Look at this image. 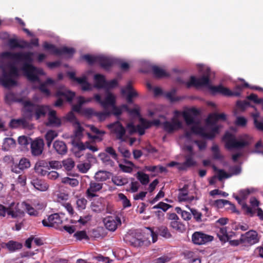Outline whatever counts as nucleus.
<instances>
[{
  "instance_id": "20e7f679",
  "label": "nucleus",
  "mask_w": 263,
  "mask_h": 263,
  "mask_svg": "<svg viewBox=\"0 0 263 263\" xmlns=\"http://www.w3.org/2000/svg\"><path fill=\"white\" fill-rule=\"evenodd\" d=\"M211 70L207 68L204 72V75L200 78H197L194 76L190 78V81L185 83L187 88L195 87L199 88L205 86H208L210 84Z\"/></svg>"
},
{
  "instance_id": "338daca9",
  "label": "nucleus",
  "mask_w": 263,
  "mask_h": 263,
  "mask_svg": "<svg viewBox=\"0 0 263 263\" xmlns=\"http://www.w3.org/2000/svg\"><path fill=\"white\" fill-rule=\"evenodd\" d=\"M18 143L20 145L25 147L29 144V141L27 137L23 136L18 137Z\"/></svg>"
},
{
  "instance_id": "0eeeda50",
  "label": "nucleus",
  "mask_w": 263,
  "mask_h": 263,
  "mask_svg": "<svg viewBox=\"0 0 263 263\" xmlns=\"http://www.w3.org/2000/svg\"><path fill=\"white\" fill-rule=\"evenodd\" d=\"M257 233L255 231L250 230L241 235L242 245L245 246L253 245L259 241Z\"/></svg>"
},
{
  "instance_id": "49530a36",
  "label": "nucleus",
  "mask_w": 263,
  "mask_h": 263,
  "mask_svg": "<svg viewBox=\"0 0 263 263\" xmlns=\"http://www.w3.org/2000/svg\"><path fill=\"white\" fill-rule=\"evenodd\" d=\"M62 182L64 184L70 185L72 187H75L78 185L79 181L76 178H70L65 177L62 179Z\"/></svg>"
},
{
  "instance_id": "393cba45",
  "label": "nucleus",
  "mask_w": 263,
  "mask_h": 263,
  "mask_svg": "<svg viewBox=\"0 0 263 263\" xmlns=\"http://www.w3.org/2000/svg\"><path fill=\"white\" fill-rule=\"evenodd\" d=\"M53 147L57 153L60 155H64L67 152V146L62 141H55L53 143Z\"/></svg>"
},
{
  "instance_id": "864d4df0",
  "label": "nucleus",
  "mask_w": 263,
  "mask_h": 263,
  "mask_svg": "<svg viewBox=\"0 0 263 263\" xmlns=\"http://www.w3.org/2000/svg\"><path fill=\"white\" fill-rule=\"evenodd\" d=\"M172 207V205L163 202H160L157 204L153 207V209H161L163 212H166L168 209Z\"/></svg>"
},
{
  "instance_id": "e433bc0d",
  "label": "nucleus",
  "mask_w": 263,
  "mask_h": 263,
  "mask_svg": "<svg viewBox=\"0 0 263 263\" xmlns=\"http://www.w3.org/2000/svg\"><path fill=\"white\" fill-rule=\"evenodd\" d=\"M136 107L130 109L126 104H122V108L124 110L127 111L130 115H135L136 116H139L140 115V109L138 105H135Z\"/></svg>"
},
{
  "instance_id": "c9c22d12",
  "label": "nucleus",
  "mask_w": 263,
  "mask_h": 263,
  "mask_svg": "<svg viewBox=\"0 0 263 263\" xmlns=\"http://www.w3.org/2000/svg\"><path fill=\"white\" fill-rule=\"evenodd\" d=\"M54 83V81L50 78H48L44 83L40 84L39 89L40 90L46 95L48 96L50 94L49 90L47 88L46 86L47 85H52Z\"/></svg>"
},
{
  "instance_id": "f3484780",
  "label": "nucleus",
  "mask_w": 263,
  "mask_h": 263,
  "mask_svg": "<svg viewBox=\"0 0 263 263\" xmlns=\"http://www.w3.org/2000/svg\"><path fill=\"white\" fill-rule=\"evenodd\" d=\"M116 99L115 96L110 92L106 93V96L103 101H101L100 96V104L104 108L106 109L108 107H111L116 104Z\"/></svg>"
},
{
  "instance_id": "ddd939ff",
  "label": "nucleus",
  "mask_w": 263,
  "mask_h": 263,
  "mask_svg": "<svg viewBox=\"0 0 263 263\" xmlns=\"http://www.w3.org/2000/svg\"><path fill=\"white\" fill-rule=\"evenodd\" d=\"M103 223L106 229L115 231L118 225L121 224L120 218L117 216H108L103 219Z\"/></svg>"
},
{
  "instance_id": "3c124183",
  "label": "nucleus",
  "mask_w": 263,
  "mask_h": 263,
  "mask_svg": "<svg viewBox=\"0 0 263 263\" xmlns=\"http://www.w3.org/2000/svg\"><path fill=\"white\" fill-rule=\"evenodd\" d=\"M87 203V200L84 197L78 199L77 200V208L79 210H83L86 208Z\"/></svg>"
},
{
  "instance_id": "c85d7f7f",
  "label": "nucleus",
  "mask_w": 263,
  "mask_h": 263,
  "mask_svg": "<svg viewBox=\"0 0 263 263\" xmlns=\"http://www.w3.org/2000/svg\"><path fill=\"white\" fill-rule=\"evenodd\" d=\"M16 146L15 140L12 138H6L4 140L2 149L4 151H8L13 148Z\"/></svg>"
},
{
  "instance_id": "39448f33",
  "label": "nucleus",
  "mask_w": 263,
  "mask_h": 263,
  "mask_svg": "<svg viewBox=\"0 0 263 263\" xmlns=\"http://www.w3.org/2000/svg\"><path fill=\"white\" fill-rule=\"evenodd\" d=\"M223 140L226 141V147L229 149L243 148L249 144L247 141H237L234 136L229 133H227L224 135Z\"/></svg>"
},
{
  "instance_id": "69168bd1",
  "label": "nucleus",
  "mask_w": 263,
  "mask_h": 263,
  "mask_svg": "<svg viewBox=\"0 0 263 263\" xmlns=\"http://www.w3.org/2000/svg\"><path fill=\"white\" fill-rule=\"evenodd\" d=\"M100 180L103 181L110 178L112 174L108 172H104L100 170Z\"/></svg>"
},
{
  "instance_id": "6e6d98bb",
  "label": "nucleus",
  "mask_w": 263,
  "mask_h": 263,
  "mask_svg": "<svg viewBox=\"0 0 263 263\" xmlns=\"http://www.w3.org/2000/svg\"><path fill=\"white\" fill-rule=\"evenodd\" d=\"M248 100L252 101L256 104H262V108L263 109V99L262 98H258V96L254 94L251 93L247 97Z\"/></svg>"
},
{
  "instance_id": "f257e3e1",
  "label": "nucleus",
  "mask_w": 263,
  "mask_h": 263,
  "mask_svg": "<svg viewBox=\"0 0 263 263\" xmlns=\"http://www.w3.org/2000/svg\"><path fill=\"white\" fill-rule=\"evenodd\" d=\"M32 52H19L12 53L6 52L2 54L4 58H7L10 61L2 67L3 74L0 78V81L6 87L12 86L16 84L15 79L19 76V70L16 67L17 63H22L20 70L24 75L31 82L40 83L39 76L45 74L41 68L34 66L31 63L33 61Z\"/></svg>"
},
{
  "instance_id": "603ef678",
  "label": "nucleus",
  "mask_w": 263,
  "mask_h": 263,
  "mask_svg": "<svg viewBox=\"0 0 263 263\" xmlns=\"http://www.w3.org/2000/svg\"><path fill=\"white\" fill-rule=\"evenodd\" d=\"M58 136V134L56 131L49 130L45 134V138L46 141H53Z\"/></svg>"
},
{
  "instance_id": "dca6fc26",
  "label": "nucleus",
  "mask_w": 263,
  "mask_h": 263,
  "mask_svg": "<svg viewBox=\"0 0 263 263\" xmlns=\"http://www.w3.org/2000/svg\"><path fill=\"white\" fill-rule=\"evenodd\" d=\"M48 121L46 125L48 126L59 127L61 124V120L56 116V112L54 110H51L49 107Z\"/></svg>"
},
{
  "instance_id": "f8f14e48",
  "label": "nucleus",
  "mask_w": 263,
  "mask_h": 263,
  "mask_svg": "<svg viewBox=\"0 0 263 263\" xmlns=\"http://www.w3.org/2000/svg\"><path fill=\"white\" fill-rule=\"evenodd\" d=\"M162 126L164 131L170 134L181 128L182 123L178 119L173 118L172 122L165 121L163 122Z\"/></svg>"
},
{
  "instance_id": "aec40b11",
  "label": "nucleus",
  "mask_w": 263,
  "mask_h": 263,
  "mask_svg": "<svg viewBox=\"0 0 263 263\" xmlns=\"http://www.w3.org/2000/svg\"><path fill=\"white\" fill-rule=\"evenodd\" d=\"M98 192L99 184L95 182H91L89 187L86 191V196L90 201H92L93 198L98 197Z\"/></svg>"
},
{
  "instance_id": "f704fd0d",
  "label": "nucleus",
  "mask_w": 263,
  "mask_h": 263,
  "mask_svg": "<svg viewBox=\"0 0 263 263\" xmlns=\"http://www.w3.org/2000/svg\"><path fill=\"white\" fill-rule=\"evenodd\" d=\"M170 227L175 230L182 233L185 230V226L178 220L171 221Z\"/></svg>"
},
{
  "instance_id": "0e129e2a",
  "label": "nucleus",
  "mask_w": 263,
  "mask_h": 263,
  "mask_svg": "<svg viewBox=\"0 0 263 263\" xmlns=\"http://www.w3.org/2000/svg\"><path fill=\"white\" fill-rule=\"evenodd\" d=\"M82 59L86 61L90 64L94 63L97 61V57L89 54H85L82 55Z\"/></svg>"
},
{
  "instance_id": "412c9836",
  "label": "nucleus",
  "mask_w": 263,
  "mask_h": 263,
  "mask_svg": "<svg viewBox=\"0 0 263 263\" xmlns=\"http://www.w3.org/2000/svg\"><path fill=\"white\" fill-rule=\"evenodd\" d=\"M74 96V92L67 90L64 86L59 87L56 92L57 97H63L69 102L72 100Z\"/></svg>"
},
{
  "instance_id": "4d7b16f0",
  "label": "nucleus",
  "mask_w": 263,
  "mask_h": 263,
  "mask_svg": "<svg viewBox=\"0 0 263 263\" xmlns=\"http://www.w3.org/2000/svg\"><path fill=\"white\" fill-rule=\"evenodd\" d=\"M190 211L197 222H200L202 221L201 217L202 215L201 212L195 209H190Z\"/></svg>"
},
{
  "instance_id": "a18cd8bd",
  "label": "nucleus",
  "mask_w": 263,
  "mask_h": 263,
  "mask_svg": "<svg viewBox=\"0 0 263 263\" xmlns=\"http://www.w3.org/2000/svg\"><path fill=\"white\" fill-rule=\"evenodd\" d=\"M211 150L213 152V158L215 160H221L223 158V156L220 153L219 147L217 145H214Z\"/></svg>"
},
{
  "instance_id": "2f4dec72",
  "label": "nucleus",
  "mask_w": 263,
  "mask_h": 263,
  "mask_svg": "<svg viewBox=\"0 0 263 263\" xmlns=\"http://www.w3.org/2000/svg\"><path fill=\"white\" fill-rule=\"evenodd\" d=\"M27 125V122L25 119H12L9 126L12 128H16L21 126L25 127Z\"/></svg>"
},
{
  "instance_id": "9b49d317",
  "label": "nucleus",
  "mask_w": 263,
  "mask_h": 263,
  "mask_svg": "<svg viewBox=\"0 0 263 263\" xmlns=\"http://www.w3.org/2000/svg\"><path fill=\"white\" fill-rule=\"evenodd\" d=\"M22 208L21 204L13 202L7 208V213L12 218L22 217L24 215V212L22 209Z\"/></svg>"
},
{
  "instance_id": "5701e85b",
  "label": "nucleus",
  "mask_w": 263,
  "mask_h": 263,
  "mask_svg": "<svg viewBox=\"0 0 263 263\" xmlns=\"http://www.w3.org/2000/svg\"><path fill=\"white\" fill-rule=\"evenodd\" d=\"M132 246L135 247H147L151 244L148 237L143 236L141 238H133L130 240Z\"/></svg>"
},
{
  "instance_id": "423d86ee",
  "label": "nucleus",
  "mask_w": 263,
  "mask_h": 263,
  "mask_svg": "<svg viewBox=\"0 0 263 263\" xmlns=\"http://www.w3.org/2000/svg\"><path fill=\"white\" fill-rule=\"evenodd\" d=\"M213 236L201 231L195 232L192 235V242L196 245H203L213 240Z\"/></svg>"
},
{
  "instance_id": "58836bf2",
  "label": "nucleus",
  "mask_w": 263,
  "mask_h": 263,
  "mask_svg": "<svg viewBox=\"0 0 263 263\" xmlns=\"http://www.w3.org/2000/svg\"><path fill=\"white\" fill-rule=\"evenodd\" d=\"M73 126L74 128V135L75 138L78 139H80L83 135V128L81 126L79 122H75V124Z\"/></svg>"
},
{
  "instance_id": "680f3d73",
  "label": "nucleus",
  "mask_w": 263,
  "mask_h": 263,
  "mask_svg": "<svg viewBox=\"0 0 263 263\" xmlns=\"http://www.w3.org/2000/svg\"><path fill=\"white\" fill-rule=\"evenodd\" d=\"M191 130L192 133L195 134L199 135L201 136H202L203 133L204 132V129L202 127L195 125L191 127Z\"/></svg>"
},
{
  "instance_id": "de8ad7c7",
  "label": "nucleus",
  "mask_w": 263,
  "mask_h": 263,
  "mask_svg": "<svg viewBox=\"0 0 263 263\" xmlns=\"http://www.w3.org/2000/svg\"><path fill=\"white\" fill-rule=\"evenodd\" d=\"M176 92V90L175 89H173L170 91L166 92L165 93V96L172 102L179 101L180 98L179 97H175Z\"/></svg>"
},
{
  "instance_id": "8fccbe9b",
  "label": "nucleus",
  "mask_w": 263,
  "mask_h": 263,
  "mask_svg": "<svg viewBox=\"0 0 263 263\" xmlns=\"http://www.w3.org/2000/svg\"><path fill=\"white\" fill-rule=\"evenodd\" d=\"M214 204L218 208H222L227 204L232 205L234 206V204H232L230 201L226 199L216 200Z\"/></svg>"
},
{
  "instance_id": "774afa93",
  "label": "nucleus",
  "mask_w": 263,
  "mask_h": 263,
  "mask_svg": "<svg viewBox=\"0 0 263 263\" xmlns=\"http://www.w3.org/2000/svg\"><path fill=\"white\" fill-rule=\"evenodd\" d=\"M78 168L81 172L85 173L89 169L90 165L89 163L80 164L78 165Z\"/></svg>"
},
{
  "instance_id": "c03bdc74",
  "label": "nucleus",
  "mask_w": 263,
  "mask_h": 263,
  "mask_svg": "<svg viewBox=\"0 0 263 263\" xmlns=\"http://www.w3.org/2000/svg\"><path fill=\"white\" fill-rule=\"evenodd\" d=\"M193 156L192 155H186L185 156V161L184 162V165L187 167H191L194 166L196 165V161L194 160Z\"/></svg>"
},
{
  "instance_id": "5fc2aeb1",
  "label": "nucleus",
  "mask_w": 263,
  "mask_h": 263,
  "mask_svg": "<svg viewBox=\"0 0 263 263\" xmlns=\"http://www.w3.org/2000/svg\"><path fill=\"white\" fill-rule=\"evenodd\" d=\"M183 117L187 125H192L195 123L194 118L187 112H184Z\"/></svg>"
},
{
  "instance_id": "9d476101",
  "label": "nucleus",
  "mask_w": 263,
  "mask_h": 263,
  "mask_svg": "<svg viewBox=\"0 0 263 263\" xmlns=\"http://www.w3.org/2000/svg\"><path fill=\"white\" fill-rule=\"evenodd\" d=\"M62 223V220L57 213L51 214L47 219L42 220V223L44 227H53L56 229L59 228Z\"/></svg>"
},
{
  "instance_id": "c756f323",
  "label": "nucleus",
  "mask_w": 263,
  "mask_h": 263,
  "mask_svg": "<svg viewBox=\"0 0 263 263\" xmlns=\"http://www.w3.org/2000/svg\"><path fill=\"white\" fill-rule=\"evenodd\" d=\"M121 92L122 95H125L127 93V96H130L132 98L138 96V93L136 91L133 90L130 82L127 83L125 88L121 89Z\"/></svg>"
},
{
  "instance_id": "7ed1b4c3",
  "label": "nucleus",
  "mask_w": 263,
  "mask_h": 263,
  "mask_svg": "<svg viewBox=\"0 0 263 263\" xmlns=\"http://www.w3.org/2000/svg\"><path fill=\"white\" fill-rule=\"evenodd\" d=\"M248 84L245 83L242 84L236 85L235 87L234 91H231L229 88L224 87L221 85L218 86H210L209 88L213 95L216 93H220L224 96L231 97H239L241 95L242 89L248 87Z\"/></svg>"
},
{
  "instance_id": "72a5a7b5",
  "label": "nucleus",
  "mask_w": 263,
  "mask_h": 263,
  "mask_svg": "<svg viewBox=\"0 0 263 263\" xmlns=\"http://www.w3.org/2000/svg\"><path fill=\"white\" fill-rule=\"evenodd\" d=\"M245 199L238 200V203L241 205L242 209L246 212V214L253 217L255 213V211L253 210L252 208L249 206L245 202Z\"/></svg>"
},
{
  "instance_id": "bf43d9fd",
  "label": "nucleus",
  "mask_w": 263,
  "mask_h": 263,
  "mask_svg": "<svg viewBox=\"0 0 263 263\" xmlns=\"http://www.w3.org/2000/svg\"><path fill=\"white\" fill-rule=\"evenodd\" d=\"M74 236L77 239L81 240L82 239H87L88 236L85 231H80L77 232L74 234Z\"/></svg>"
},
{
  "instance_id": "4c0bfd02",
  "label": "nucleus",
  "mask_w": 263,
  "mask_h": 263,
  "mask_svg": "<svg viewBox=\"0 0 263 263\" xmlns=\"http://www.w3.org/2000/svg\"><path fill=\"white\" fill-rule=\"evenodd\" d=\"M137 178L142 185H146L149 181L148 175L141 172H137Z\"/></svg>"
},
{
  "instance_id": "4be33fe9",
  "label": "nucleus",
  "mask_w": 263,
  "mask_h": 263,
  "mask_svg": "<svg viewBox=\"0 0 263 263\" xmlns=\"http://www.w3.org/2000/svg\"><path fill=\"white\" fill-rule=\"evenodd\" d=\"M111 110L105 111L104 113L100 112V120H101L103 115L109 116L110 115H113L116 117L119 118L122 114L124 109L122 108V105L120 106H117L116 104L111 106Z\"/></svg>"
},
{
  "instance_id": "6ab92c4d",
  "label": "nucleus",
  "mask_w": 263,
  "mask_h": 263,
  "mask_svg": "<svg viewBox=\"0 0 263 263\" xmlns=\"http://www.w3.org/2000/svg\"><path fill=\"white\" fill-rule=\"evenodd\" d=\"M226 120V115L224 113L217 114L212 113L210 114L207 119L206 123L208 125H214L216 122L219 120L225 121Z\"/></svg>"
},
{
  "instance_id": "bb28decb",
  "label": "nucleus",
  "mask_w": 263,
  "mask_h": 263,
  "mask_svg": "<svg viewBox=\"0 0 263 263\" xmlns=\"http://www.w3.org/2000/svg\"><path fill=\"white\" fill-rule=\"evenodd\" d=\"M153 70V74L155 78H161L164 77H167L170 76L166 71H165L162 68L159 67L156 65H153L151 67Z\"/></svg>"
},
{
  "instance_id": "f03ea898",
  "label": "nucleus",
  "mask_w": 263,
  "mask_h": 263,
  "mask_svg": "<svg viewBox=\"0 0 263 263\" xmlns=\"http://www.w3.org/2000/svg\"><path fill=\"white\" fill-rule=\"evenodd\" d=\"M14 101L21 103L24 116L28 119L35 116L36 119L37 120L40 117L45 116L49 111L48 106L37 105L25 98L14 99Z\"/></svg>"
},
{
  "instance_id": "7c9ffc66",
  "label": "nucleus",
  "mask_w": 263,
  "mask_h": 263,
  "mask_svg": "<svg viewBox=\"0 0 263 263\" xmlns=\"http://www.w3.org/2000/svg\"><path fill=\"white\" fill-rule=\"evenodd\" d=\"M21 206L30 216H37L39 214L37 210L34 209V208L32 207L29 204L25 202H23L21 203Z\"/></svg>"
},
{
  "instance_id": "37998d69",
  "label": "nucleus",
  "mask_w": 263,
  "mask_h": 263,
  "mask_svg": "<svg viewBox=\"0 0 263 263\" xmlns=\"http://www.w3.org/2000/svg\"><path fill=\"white\" fill-rule=\"evenodd\" d=\"M30 162L28 159L22 158L19 161L18 167L20 170H24L30 167Z\"/></svg>"
},
{
  "instance_id": "2eb2a0df",
  "label": "nucleus",
  "mask_w": 263,
  "mask_h": 263,
  "mask_svg": "<svg viewBox=\"0 0 263 263\" xmlns=\"http://www.w3.org/2000/svg\"><path fill=\"white\" fill-rule=\"evenodd\" d=\"M118 86V82L116 79L110 81L106 80L103 74H100V89L103 88L107 92Z\"/></svg>"
},
{
  "instance_id": "1a4fd4ad",
  "label": "nucleus",
  "mask_w": 263,
  "mask_h": 263,
  "mask_svg": "<svg viewBox=\"0 0 263 263\" xmlns=\"http://www.w3.org/2000/svg\"><path fill=\"white\" fill-rule=\"evenodd\" d=\"M43 46L45 49L49 50L51 53L56 55H61L63 54H72L75 51L73 48L67 47L57 48L53 45L50 44L47 42H45Z\"/></svg>"
},
{
  "instance_id": "ea45409f",
  "label": "nucleus",
  "mask_w": 263,
  "mask_h": 263,
  "mask_svg": "<svg viewBox=\"0 0 263 263\" xmlns=\"http://www.w3.org/2000/svg\"><path fill=\"white\" fill-rule=\"evenodd\" d=\"M33 185L35 189L40 191H45L48 190L49 185L44 181L37 180L33 182Z\"/></svg>"
},
{
  "instance_id": "e2e57ef3",
  "label": "nucleus",
  "mask_w": 263,
  "mask_h": 263,
  "mask_svg": "<svg viewBox=\"0 0 263 263\" xmlns=\"http://www.w3.org/2000/svg\"><path fill=\"white\" fill-rule=\"evenodd\" d=\"M171 260V257L166 255H163L155 259L154 260V263H165Z\"/></svg>"
},
{
  "instance_id": "4468645a",
  "label": "nucleus",
  "mask_w": 263,
  "mask_h": 263,
  "mask_svg": "<svg viewBox=\"0 0 263 263\" xmlns=\"http://www.w3.org/2000/svg\"><path fill=\"white\" fill-rule=\"evenodd\" d=\"M44 142L42 139L37 138L31 143V153L33 156H40L43 151Z\"/></svg>"
},
{
  "instance_id": "473e14b6",
  "label": "nucleus",
  "mask_w": 263,
  "mask_h": 263,
  "mask_svg": "<svg viewBox=\"0 0 263 263\" xmlns=\"http://www.w3.org/2000/svg\"><path fill=\"white\" fill-rule=\"evenodd\" d=\"M157 233L161 236L168 239L172 237V234L166 226H161L157 228Z\"/></svg>"
},
{
  "instance_id": "a211bd4d",
  "label": "nucleus",
  "mask_w": 263,
  "mask_h": 263,
  "mask_svg": "<svg viewBox=\"0 0 263 263\" xmlns=\"http://www.w3.org/2000/svg\"><path fill=\"white\" fill-rule=\"evenodd\" d=\"M217 235L221 242L225 243L228 240H231V238L234 236L235 233L232 232L230 234H228L227 228L223 227L219 229L217 233Z\"/></svg>"
},
{
  "instance_id": "cd10ccee",
  "label": "nucleus",
  "mask_w": 263,
  "mask_h": 263,
  "mask_svg": "<svg viewBox=\"0 0 263 263\" xmlns=\"http://www.w3.org/2000/svg\"><path fill=\"white\" fill-rule=\"evenodd\" d=\"M189 185L184 184L183 187L178 189L179 194L178 196L180 201H184L189 200L187 198L189 193Z\"/></svg>"
},
{
  "instance_id": "a19ab883",
  "label": "nucleus",
  "mask_w": 263,
  "mask_h": 263,
  "mask_svg": "<svg viewBox=\"0 0 263 263\" xmlns=\"http://www.w3.org/2000/svg\"><path fill=\"white\" fill-rule=\"evenodd\" d=\"M6 247L9 251L12 252L21 249L22 248V245L15 241H9L7 243Z\"/></svg>"
},
{
  "instance_id": "6e6552de",
  "label": "nucleus",
  "mask_w": 263,
  "mask_h": 263,
  "mask_svg": "<svg viewBox=\"0 0 263 263\" xmlns=\"http://www.w3.org/2000/svg\"><path fill=\"white\" fill-rule=\"evenodd\" d=\"M108 128L110 129L111 133L116 135L117 139L123 141L124 136L126 133L124 127L119 121H116L107 125Z\"/></svg>"
},
{
  "instance_id": "09e8293b",
  "label": "nucleus",
  "mask_w": 263,
  "mask_h": 263,
  "mask_svg": "<svg viewBox=\"0 0 263 263\" xmlns=\"http://www.w3.org/2000/svg\"><path fill=\"white\" fill-rule=\"evenodd\" d=\"M118 198L121 201H122V203L124 208L131 206L132 205L129 200L127 199L124 194L119 193L118 194Z\"/></svg>"
},
{
  "instance_id": "052dcab7",
  "label": "nucleus",
  "mask_w": 263,
  "mask_h": 263,
  "mask_svg": "<svg viewBox=\"0 0 263 263\" xmlns=\"http://www.w3.org/2000/svg\"><path fill=\"white\" fill-rule=\"evenodd\" d=\"M232 176V175L226 173L223 170H218V178L219 180L221 181L223 178H229Z\"/></svg>"
},
{
  "instance_id": "79ce46f5",
  "label": "nucleus",
  "mask_w": 263,
  "mask_h": 263,
  "mask_svg": "<svg viewBox=\"0 0 263 263\" xmlns=\"http://www.w3.org/2000/svg\"><path fill=\"white\" fill-rule=\"evenodd\" d=\"M63 166L67 171H71L74 166V161L71 158H67L62 161Z\"/></svg>"
},
{
  "instance_id": "13d9d810",
  "label": "nucleus",
  "mask_w": 263,
  "mask_h": 263,
  "mask_svg": "<svg viewBox=\"0 0 263 263\" xmlns=\"http://www.w3.org/2000/svg\"><path fill=\"white\" fill-rule=\"evenodd\" d=\"M78 104L73 106V110L79 112L81 110V106L85 102V100L83 97H80L78 98Z\"/></svg>"
},
{
  "instance_id": "b1692460",
  "label": "nucleus",
  "mask_w": 263,
  "mask_h": 263,
  "mask_svg": "<svg viewBox=\"0 0 263 263\" xmlns=\"http://www.w3.org/2000/svg\"><path fill=\"white\" fill-rule=\"evenodd\" d=\"M114 63V60L110 58L100 54V67L109 70Z\"/></svg>"
},
{
  "instance_id": "a878e982",
  "label": "nucleus",
  "mask_w": 263,
  "mask_h": 263,
  "mask_svg": "<svg viewBox=\"0 0 263 263\" xmlns=\"http://www.w3.org/2000/svg\"><path fill=\"white\" fill-rule=\"evenodd\" d=\"M74 81L81 85L82 89L84 91L91 90L92 86L87 82L86 77L74 78Z\"/></svg>"
}]
</instances>
